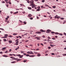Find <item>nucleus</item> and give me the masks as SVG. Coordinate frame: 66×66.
Instances as JSON below:
<instances>
[{"label": "nucleus", "mask_w": 66, "mask_h": 66, "mask_svg": "<svg viewBox=\"0 0 66 66\" xmlns=\"http://www.w3.org/2000/svg\"><path fill=\"white\" fill-rule=\"evenodd\" d=\"M36 33H37V34H40L41 33V32L40 31H37L36 32Z\"/></svg>", "instance_id": "obj_10"}, {"label": "nucleus", "mask_w": 66, "mask_h": 66, "mask_svg": "<svg viewBox=\"0 0 66 66\" xmlns=\"http://www.w3.org/2000/svg\"><path fill=\"white\" fill-rule=\"evenodd\" d=\"M42 37H43V38H45V37L44 36H42Z\"/></svg>", "instance_id": "obj_60"}, {"label": "nucleus", "mask_w": 66, "mask_h": 66, "mask_svg": "<svg viewBox=\"0 0 66 66\" xmlns=\"http://www.w3.org/2000/svg\"><path fill=\"white\" fill-rule=\"evenodd\" d=\"M9 55L11 56H12V55H14V56H15V55H15L14 54H9Z\"/></svg>", "instance_id": "obj_14"}, {"label": "nucleus", "mask_w": 66, "mask_h": 66, "mask_svg": "<svg viewBox=\"0 0 66 66\" xmlns=\"http://www.w3.org/2000/svg\"><path fill=\"white\" fill-rule=\"evenodd\" d=\"M8 37H13V36L11 35H10L8 36Z\"/></svg>", "instance_id": "obj_20"}, {"label": "nucleus", "mask_w": 66, "mask_h": 66, "mask_svg": "<svg viewBox=\"0 0 66 66\" xmlns=\"http://www.w3.org/2000/svg\"><path fill=\"white\" fill-rule=\"evenodd\" d=\"M6 6H7V7H9V4H6Z\"/></svg>", "instance_id": "obj_47"}, {"label": "nucleus", "mask_w": 66, "mask_h": 66, "mask_svg": "<svg viewBox=\"0 0 66 66\" xmlns=\"http://www.w3.org/2000/svg\"><path fill=\"white\" fill-rule=\"evenodd\" d=\"M52 39L54 40H55V38H52Z\"/></svg>", "instance_id": "obj_46"}, {"label": "nucleus", "mask_w": 66, "mask_h": 66, "mask_svg": "<svg viewBox=\"0 0 66 66\" xmlns=\"http://www.w3.org/2000/svg\"><path fill=\"white\" fill-rule=\"evenodd\" d=\"M20 5H21L22 6H24V5L23 4H20Z\"/></svg>", "instance_id": "obj_16"}, {"label": "nucleus", "mask_w": 66, "mask_h": 66, "mask_svg": "<svg viewBox=\"0 0 66 66\" xmlns=\"http://www.w3.org/2000/svg\"><path fill=\"white\" fill-rule=\"evenodd\" d=\"M28 46H29V47L30 48H31V47H32V46H33V45H31V44H28Z\"/></svg>", "instance_id": "obj_6"}, {"label": "nucleus", "mask_w": 66, "mask_h": 66, "mask_svg": "<svg viewBox=\"0 0 66 66\" xmlns=\"http://www.w3.org/2000/svg\"><path fill=\"white\" fill-rule=\"evenodd\" d=\"M10 58H11V59H14V57H10Z\"/></svg>", "instance_id": "obj_38"}, {"label": "nucleus", "mask_w": 66, "mask_h": 66, "mask_svg": "<svg viewBox=\"0 0 66 66\" xmlns=\"http://www.w3.org/2000/svg\"><path fill=\"white\" fill-rule=\"evenodd\" d=\"M17 34H13V35H17Z\"/></svg>", "instance_id": "obj_33"}, {"label": "nucleus", "mask_w": 66, "mask_h": 66, "mask_svg": "<svg viewBox=\"0 0 66 66\" xmlns=\"http://www.w3.org/2000/svg\"><path fill=\"white\" fill-rule=\"evenodd\" d=\"M23 23L25 24H26L27 22L25 21L23 22Z\"/></svg>", "instance_id": "obj_31"}, {"label": "nucleus", "mask_w": 66, "mask_h": 66, "mask_svg": "<svg viewBox=\"0 0 66 66\" xmlns=\"http://www.w3.org/2000/svg\"><path fill=\"white\" fill-rule=\"evenodd\" d=\"M9 43H12V41L9 40Z\"/></svg>", "instance_id": "obj_29"}, {"label": "nucleus", "mask_w": 66, "mask_h": 66, "mask_svg": "<svg viewBox=\"0 0 66 66\" xmlns=\"http://www.w3.org/2000/svg\"><path fill=\"white\" fill-rule=\"evenodd\" d=\"M2 3H5V2H4V1H2Z\"/></svg>", "instance_id": "obj_53"}, {"label": "nucleus", "mask_w": 66, "mask_h": 66, "mask_svg": "<svg viewBox=\"0 0 66 66\" xmlns=\"http://www.w3.org/2000/svg\"><path fill=\"white\" fill-rule=\"evenodd\" d=\"M35 6H36V5H35V4H33V5L32 6V8H34Z\"/></svg>", "instance_id": "obj_4"}, {"label": "nucleus", "mask_w": 66, "mask_h": 66, "mask_svg": "<svg viewBox=\"0 0 66 66\" xmlns=\"http://www.w3.org/2000/svg\"><path fill=\"white\" fill-rule=\"evenodd\" d=\"M13 13V12H12V11L10 12L11 14H12Z\"/></svg>", "instance_id": "obj_62"}, {"label": "nucleus", "mask_w": 66, "mask_h": 66, "mask_svg": "<svg viewBox=\"0 0 66 66\" xmlns=\"http://www.w3.org/2000/svg\"><path fill=\"white\" fill-rule=\"evenodd\" d=\"M36 35H35L34 36H32L33 37H35V36H36Z\"/></svg>", "instance_id": "obj_59"}, {"label": "nucleus", "mask_w": 66, "mask_h": 66, "mask_svg": "<svg viewBox=\"0 0 66 66\" xmlns=\"http://www.w3.org/2000/svg\"><path fill=\"white\" fill-rule=\"evenodd\" d=\"M20 54H18H18H17V55H16V56H20Z\"/></svg>", "instance_id": "obj_27"}, {"label": "nucleus", "mask_w": 66, "mask_h": 66, "mask_svg": "<svg viewBox=\"0 0 66 66\" xmlns=\"http://www.w3.org/2000/svg\"><path fill=\"white\" fill-rule=\"evenodd\" d=\"M0 30H2L3 31H4V29L2 28H0Z\"/></svg>", "instance_id": "obj_34"}, {"label": "nucleus", "mask_w": 66, "mask_h": 66, "mask_svg": "<svg viewBox=\"0 0 66 66\" xmlns=\"http://www.w3.org/2000/svg\"><path fill=\"white\" fill-rule=\"evenodd\" d=\"M6 49V47H4L2 48V50H5Z\"/></svg>", "instance_id": "obj_11"}, {"label": "nucleus", "mask_w": 66, "mask_h": 66, "mask_svg": "<svg viewBox=\"0 0 66 66\" xmlns=\"http://www.w3.org/2000/svg\"><path fill=\"white\" fill-rule=\"evenodd\" d=\"M28 16L29 17H32V14H30L28 15Z\"/></svg>", "instance_id": "obj_12"}, {"label": "nucleus", "mask_w": 66, "mask_h": 66, "mask_svg": "<svg viewBox=\"0 0 66 66\" xmlns=\"http://www.w3.org/2000/svg\"><path fill=\"white\" fill-rule=\"evenodd\" d=\"M40 32H45V31L44 30H43L42 29H40Z\"/></svg>", "instance_id": "obj_5"}, {"label": "nucleus", "mask_w": 66, "mask_h": 66, "mask_svg": "<svg viewBox=\"0 0 66 66\" xmlns=\"http://www.w3.org/2000/svg\"><path fill=\"white\" fill-rule=\"evenodd\" d=\"M50 39H47V42H50Z\"/></svg>", "instance_id": "obj_48"}, {"label": "nucleus", "mask_w": 66, "mask_h": 66, "mask_svg": "<svg viewBox=\"0 0 66 66\" xmlns=\"http://www.w3.org/2000/svg\"><path fill=\"white\" fill-rule=\"evenodd\" d=\"M36 38H37V40H40V38H39V37H36Z\"/></svg>", "instance_id": "obj_8"}, {"label": "nucleus", "mask_w": 66, "mask_h": 66, "mask_svg": "<svg viewBox=\"0 0 66 66\" xmlns=\"http://www.w3.org/2000/svg\"><path fill=\"white\" fill-rule=\"evenodd\" d=\"M28 54H34V53H33V52L32 51H28L27 52Z\"/></svg>", "instance_id": "obj_1"}, {"label": "nucleus", "mask_w": 66, "mask_h": 66, "mask_svg": "<svg viewBox=\"0 0 66 66\" xmlns=\"http://www.w3.org/2000/svg\"><path fill=\"white\" fill-rule=\"evenodd\" d=\"M55 18H57V19H59L60 18V16H58V15H56L54 17Z\"/></svg>", "instance_id": "obj_3"}, {"label": "nucleus", "mask_w": 66, "mask_h": 66, "mask_svg": "<svg viewBox=\"0 0 66 66\" xmlns=\"http://www.w3.org/2000/svg\"><path fill=\"white\" fill-rule=\"evenodd\" d=\"M28 9L29 10H31V9H32V8L31 7H28Z\"/></svg>", "instance_id": "obj_32"}, {"label": "nucleus", "mask_w": 66, "mask_h": 66, "mask_svg": "<svg viewBox=\"0 0 66 66\" xmlns=\"http://www.w3.org/2000/svg\"><path fill=\"white\" fill-rule=\"evenodd\" d=\"M55 34H59L58 32H56L55 33Z\"/></svg>", "instance_id": "obj_42"}, {"label": "nucleus", "mask_w": 66, "mask_h": 66, "mask_svg": "<svg viewBox=\"0 0 66 66\" xmlns=\"http://www.w3.org/2000/svg\"><path fill=\"white\" fill-rule=\"evenodd\" d=\"M11 63H16L15 61H13V62H11Z\"/></svg>", "instance_id": "obj_25"}, {"label": "nucleus", "mask_w": 66, "mask_h": 66, "mask_svg": "<svg viewBox=\"0 0 66 66\" xmlns=\"http://www.w3.org/2000/svg\"><path fill=\"white\" fill-rule=\"evenodd\" d=\"M42 2H45V0H42Z\"/></svg>", "instance_id": "obj_21"}, {"label": "nucleus", "mask_w": 66, "mask_h": 66, "mask_svg": "<svg viewBox=\"0 0 66 66\" xmlns=\"http://www.w3.org/2000/svg\"><path fill=\"white\" fill-rule=\"evenodd\" d=\"M3 39L4 42H6V39Z\"/></svg>", "instance_id": "obj_35"}, {"label": "nucleus", "mask_w": 66, "mask_h": 66, "mask_svg": "<svg viewBox=\"0 0 66 66\" xmlns=\"http://www.w3.org/2000/svg\"><path fill=\"white\" fill-rule=\"evenodd\" d=\"M5 53H8V51H6L5 52Z\"/></svg>", "instance_id": "obj_41"}, {"label": "nucleus", "mask_w": 66, "mask_h": 66, "mask_svg": "<svg viewBox=\"0 0 66 66\" xmlns=\"http://www.w3.org/2000/svg\"><path fill=\"white\" fill-rule=\"evenodd\" d=\"M23 55H20V58H22V57H23Z\"/></svg>", "instance_id": "obj_17"}, {"label": "nucleus", "mask_w": 66, "mask_h": 66, "mask_svg": "<svg viewBox=\"0 0 66 66\" xmlns=\"http://www.w3.org/2000/svg\"><path fill=\"white\" fill-rule=\"evenodd\" d=\"M45 5L46 6H47L48 7H49V5H47V4H45Z\"/></svg>", "instance_id": "obj_26"}, {"label": "nucleus", "mask_w": 66, "mask_h": 66, "mask_svg": "<svg viewBox=\"0 0 66 66\" xmlns=\"http://www.w3.org/2000/svg\"><path fill=\"white\" fill-rule=\"evenodd\" d=\"M51 33H52V34H54V32H51Z\"/></svg>", "instance_id": "obj_56"}, {"label": "nucleus", "mask_w": 66, "mask_h": 66, "mask_svg": "<svg viewBox=\"0 0 66 66\" xmlns=\"http://www.w3.org/2000/svg\"><path fill=\"white\" fill-rule=\"evenodd\" d=\"M21 59H18V60L17 61H21Z\"/></svg>", "instance_id": "obj_39"}, {"label": "nucleus", "mask_w": 66, "mask_h": 66, "mask_svg": "<svg viewBox=\"0 0 66 66\" xmlns=\"http://www.w3.org/2000/svg\"><path fill=\"white\" fill-rule=\"evenodd\" d=\"M33 52H34V53H35V54H37V53H37V52H35V51H34Z\"/></svg>", "instance_id": "obj_19"}, {"label": "nucleus", "mask_w": 66, "mask_h": 66, "mask_svg": "<svg viewBox=\"0 0 66 66\" xmlns=\"http://www.w3.org/2000/svg\"><path fill=\"white\" fill-rule=\"evenodd\" d=\"M63 55H64V56H65L66 55V54H63Z\"/></svg>", "instance_id": "obj_50"}, {"label": "nucleus", "mask_w": 66, "mask_h": 66, "mask_svg": "<svg viewBox=\"0 0 66 66\" xmlns=\"http://www.w3.org/2000/svg\"><path fill=\"white\" fill-rule=\"evenodd\" d=\"M37 55H38V56H40L41 55H40V54L39 53H38V54Z\"/></svg>", "instance_id": "obj_15"}, {"label": "nucleus", "mask_w": 66, "mask_h": 66, "mask_svg": "<svg viewBox=\"0 0 66 66\" xmlns=\"http://www.w3.org/2000/svg\"><path fill=\"white\" fill-rule=\"evenodd\" d=\"M64 35H66V33H65V32H64Z\"/></svg>", "instance_id": "obj_63"}, {"label": "nucleus", "mask_w": 66, "mask_h": 66, "mask_svg": "<svg viewBox=\"0 0 66 66\" xmlns=\"http://www.w3.org/2000/svg\"><path fill=\"white\" fill-rule=\"evenodd\" d=\"M11 51H12V50H11V49H10L9 50V52H11Z\"/></svg>", "instance_id": "obj_61"}, {"label": "nucleus", "mask_w": 66, "mask_h": 66, "mask_svg": "<svg viewBox=\"0 0 66 66\" xmlns=\"http://www.w3.org/2000/svg\"><path fill=\"white\" fill-rule=\"evenodd\" d=\"M62 20H63L64 18H60Z\"/></svg>", "instance_id": "obj_45"}, {"label": "nucleus", "mask_w": 66, "mask_h": 66, "mask_svg": "<svg viewBox=\"0 0 66 66\" xmlns=\"http://www.w3.org/2000/svg\"><path fill=\"white\" fill-rule=\"evenodd\" d=\"M31 4L30 5V6H32L33 5V4Z\"/></svg>", "instance_id": "obj_54"}, {"label": "nucleus", "mask_w": 66, "mask_h": 66, "mask_svg": "<svg viewBox=\"0 0 66 66\" xmlns=\"http://www.w3.org/2000/svg\"><path fill=\"white\" fill-rule=\"evenodd\" d=\"M37 11H40V10L39 9H37Z\"/></svg>", "instance_id": "obj_57"}, {"label": "nucleus", "mask_w": 66, "mask_h": 66, "mask_svg": "<svg viewBox=\"0 0 66 66\" xmlns=\"http://www.w3.org/2000/svg\"><path fill=\"white\" fill-rule=\"evenodd\" d=\"M15 45H18V43H16L15 44Z\"/></svg>", "instance_id": "obj_51"}, {"label": "nucleus", "mask_w": 66, "mask_h": 66, "mask_svg": "<svg viewBox=\"0 0 66 66\" xmlns=\"http://www.w3.org/2000/svg\"><path fill=\"white\" fill-rule=\"evenodd\" d=\"M7 23H9L10 22H9V21H7Z\"/></svg>", "instance_id": "obj_58"}, {"label": "nucleus", "mask_w": 66, "mask_h": 66, "mask_svg": "<svg viewBox=\"0 0 66 66\" xmlns=\"http://www.w3.org/2000/svg\"><path fill=\"white\" fill-rule=\"evenodd\" d=\"M27 2L28 3H29V0H27Z\"/></svg>", "instance_id": "obj_44"}, {"label": "nucleus", "mask_w": 66, "mask_h": 66, "mask_svg": "<svg viewBox=\"0 0 66 66\" xmlns=\"http://www.w3.org/2000/svg\"><path fill=\"white\" fill-rule=\"evenodd\" d=\"M52 7L53 8H55L56 7V6H53Z\"/></svg>", "instance_id": "obj_40"}, {"label": "nucleus", "mask_w": 66, "mask_h": 66, "mask_svg": "<svg viewBox=\"0 0 66 66\" xmlns=\"http://www.w3.org/2000/svg\"><path fill=\"white\" fill-rule=\"evenodd\" d=\"M29 19H31V20H32V19H33V18H29Z\"/></svg>", "instance_id": "obj_49"}, {"label": "nucleus", "mask_w": 66, "mask_h": 66, "mask_svg": "<svg viewBox=\"0 0 66 66\" xmlns=\"http://www.w3.org/2000/svg\"><path fill=\"white\" fill-rule=\"evenodd\" d=\"M19 37L20 38H22V37H21V36H19Z\"/></svg>", "instance_id": "obj_43"}, {"label": "nucleus", "mask_w": 66, "mask_h": 66, "mask_svg": "<svg viewBox=\"0 0 66 66\" xmlns=\"http://www.w3.org/2000/svg\"><path fill=\"white\" fill-rule=\"evenodd\" d=\"M3 56V57H8V56L4 55Z\"/></svg>", "instance_id": "obj_18"}, {"label": "nucleus", "mask_w": 66, "mask_h": 66, "mask_svg": "<svg viewBox=\"0 0 66 66\" xmlns=\"http://www.w3.org/2000/svg\"><path fill=\"white\" fill-rule=\"evenodd\" d=\"M7 36H5L4 37H2V38H7Z\"/></svg>", "instance_id": "obj_24"}, {"label": "nucleus", "mask_w": 66, "mask_h": 66, "mask_svg": "<svg viewBox=\"0 0 66 66\" xmlns=\"http://www.w3.org/2000/svg\"><path fill=\"white\" fill-rule=\"evenodd\" d=\"M34 1L33 0H31V1H30V4H34Z\"/></svg>", "instance_id": "obj_2"}, {"label": "nucleus", "mask_w": 66, "mask_h": 66, "mask_svg": "<svg viewBox=\"0 0 66 66\" xmlns=\"http://www.w3.org/2000/svg\"><path fill=\"white\" fill-rule=\"evenodd\" d=\"M52 55H54V53H52Z\"/></svg>", "instance_id": "obj_64"}, {"label": "nucleus", "mask_w": 66, "mask_h": 66, "mask_svg": "<svg viewBox=\"0 0 66 66\" xmlns=\"http://www.w3.org/2000/svg\"><path fill=\"white\" fill-rule=\"evenodd\" d=\"M18 11H17L16 12L14 13H13V14H18Z\"/></svg>", "instance_id": "obj_13"}, {"label": "nucleus", "mask_w": 66, "mask_h": 66, "mask_svg": "<svg viewBox=\"0 0 66 66\" xmlns=\"http://www.w3.org/2000/svg\"><path fill=\"white\" fill-rule=\"evenodd\" d=\"M8 3H9L10 4H12V3H11V2L10 1L8 2Z\"/></svg>", "instance_id": "obj_28"}, {"label": "nucleus", "mask_w": 66, "mask_h": 66, "mask_svg": "<svg viewBox=\"0 0 66 66\" xmlns=\"http://www.w3.org/2000/svg\"><path fill=\"white\" fill-rule=\"evenodd\" d=\"M29 54H27L26 55V56H29Z\"/></svg>", "instance_id": "obj_36"}, {"label": "nucleus", "mask_w": 66, "mask_h": 66, "mask_svg": "<svg viewBox=\"0 0 66 66\" xmlns=\"http://www.w3.org/2000/svg\"><path fill=\"white\" fill-rule=\"evenodd\" d=\"M50 46H51V47H54V45H52V44H51L50 45Z\"/></svg>", "instance_id": "obj_23"}, {"label": "nucleus", "mask_w": 66, "mask_h": 66, "mask_svg": "<svg viewBox=\"0 0 66 66\" xmlns=\"http://www.w3.org/2000/svg\"><path fill=\"white\" fill-rule=\"evenodd\" d=\"M36 56L35 55H31L29 56V57H34V56Z\"/></svg>", "instance_id": "obj_9"}, {"label": "nucleus", "mask_w": 66, "mask_h": 66, "mask_svg": "<svg viewBox=\"0 0 66 66\" xmlns=\"http://www.w3.org/2000/svg\"><path fill=\"white\" fill-rule=\"evenodd\" d=\"M19 47H18V48H16L15 49V50H18L19 49Z\"/></svg>", "instance_id": "obj_30"}, {"label": "nucleus", "mask_w": 66, "mask_h": 66, "mask_svg": "<svg viewBox=\"0 0 66 66\" xmlns=\"http://www.w3.org/2000/svg\"><path fill=\"white\" fill-rule=\"evenodd\" d=\"M5 36H8V35L7 34H5Z\"/></svg>", "instance_id": "obj_52"}, {"label": "nucleus", "mask_w": 66, "mask_h": 66, "mask_svg": "<svg viewBox=\"0 0 66 66\" xmlns=\"http://www.w3.org/2000/svg\"><path fill=\"white\" fill-rule=\"evenodd\" d=\"M51 31V30H47L46 31V32L49 33V32H50Z\"/></svg>", "instance_id": "obj_7"}, {"label": "nucleus", "mask_w": 66, "mask_h": 66, "mask_svg": "<svg viewBox=\"0 0 66 66\" xmlns=\"http://www.w3.org/2000/svg\"><path fill=\"white\" fill-rule=\"evenodd\" d=\"M48 49H51V47H48Z\"/></svg>", "instance_id": "obj_37"}, {"label": "nucleus", "mask_w": 66, "mask_h": 66, "mask_svg": "<svg viewBox=\"0 0 66 66\" xmlns=\"http://www.w3.org/2000/svg\"><path fill=\"white\" fill-rule=\"evenodd\" d=\"M21 53H24V52L21 51Z\"/></svg>", "instance_id": "obj_22"}, {"label": "nucleus", "mask_w": 66, "mask_h": 66, "mask_svg": "<svg viewBox=\"0 0 66 66\" xmlns=\"http://www.w3.org/2000/svg\"><path fill=\"white\" fill-rule=\"evenodd\" d=\"M26 61H27V60H24L23 62H24V63H26Z\"/></svg>", "instance_id": "obj_55"}]
</instances>
